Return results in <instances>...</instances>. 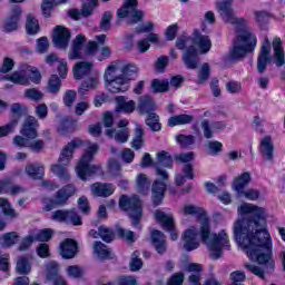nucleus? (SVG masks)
<instances>
[{
    "instance_id": "1",
    "label": "nucleus",
    "mask_w": 285,
    "mask_h": 285,
    "mask_svg": "<svg viewBox=\"0 0 285 285\" xmlns=\"http://www.w3.org/2000/svg\"><path fill=\"white\" fill-rule=\"evenodd\" d=\"M240 218L234 223V237L237 244L247 254L252 262L259 265L246 263L244 268L264 279L266 273L275 271L273 261V243L271 234L264 229L266 226V209L250 203H243L238 207Z\"/></svg>"
},
{
    "instance_id": "2",
    "label": "nucleus",
    "mask_w": 285,
    "mask_h": 285,
    "mask_svg": "<svg viewBox=\"0 0 285 285\" xmlns=\"http://www.w3.org/2000/svg\"><path fill=\"white\" fill-rule=\"evenodd\" d=\"M179 213L185 216L197 215V220L200 224V230H197L196 227L191 226L181 235L185 250L190 252L199 248V237L203 244L207 246L212 259H219L224 250H230L228 234H226L225 230H222L218 234H212L210 219L203 208L195 205H186L184 208L179 209Z\"/></svg>"
},
{
    "instance_id": "3",
    "label": "nucleus",
    "mask_w": 285,
    "mask_h": 285,
    "mask_svg": "<svg viewBox=\"0 0 285 285\" xmlns=\"http://www.w3.org/2000/svg\"><path fill=\"white\" fill-rule=\"evenodd\" d=\"M85 146V153L82 154L78 165L76 166V173L82 181L92 177V175H97V173H101L100 165H90L92 159L97 153H99V145L95 142H90L89 140H81L80 138H73L70 142H68L61 150L60 156L58 158V164H53L50 167V170L53 175L67 184L70 181V174L68 173V166H70V161H72V157L75 155V150L77 148H81Z\"/></svg>"
},
{
    "instance_id": "4",
    "label": "nucleus",
    "mask_w": 285,
    "mask_h": 285,
    "mask_svg": "<svg viewBox=\"0 0 285 285\" xmlns=\"http://www.w3.org/2000/svg\"><path fill=\"white\" fill-rule=\"evenodd\" d=\"M216 8L225 23L235 26L236 38L233 40V48L229 51L230 61H242L248 53L253 52L257 46V37L248 26V20L238 18L233 10V0H218Z\"/></svg>"
},
{
    "instance_id": "5",
    "label": "nucleus",
    "mask_w": 285,
    "mask_h": 285,
    "mask_svg": "<svg viewBox=\"0 0 285 285\" xmlns=\"http://www.w3.org/2000/svg\"><path fill=\"white\" fill-rule=\"evenodd\" d=\"M119 207L121 210L128 213L132 226L141 228L139 226V222H141V200H139V196L135 195L130 198L122 195L119 199Z\"/></svg>"
},
{
    "instance_id": "6",
    "label": "nucleus",
    "mask_w": 285,
    "mask_h": 285,
    "mask_svg": "<svg viewBox=\"0 0 285 285\" xmlns=\"http://www.w3.org/2000/svg\"><path fill=\"white\" fill-rule=\"evenodd\" d=\"M186 46H198L200 52L206 55V52L210 51L213 43L210 42V38H208V36H204L199 33V31H195L193 38L183 36L177 39L176 48H178V50H184Z\"/></svg>"
},
{
    "instance_id": "7",
    "label": "nucleus",
    "mask_w": 285,
    "mask_h": 285,
    "mask_svg": "<svg viewBox=\"0 0 285 285\" xmlns=\"http://www.w3.org/2000/svg\"><path fill=\"white\" fill-rule=\"evenodd\" d=\"M77 193V188L75 185L69 184L63 187H61L52 199H50V204H48V199H43V203L46 206L43 207V210L49 213V210H52L55 206H66L68 204V199L72 197Z\"/></svg>"
},
{
    "instance_id": "8",
    "label": "nucleus",
    "mask_w": 285,
    "mask_h": 285,
    "mask_svg": "<svg viewBox=\"0 0 285 285\" xmlns=\"http://www.w3.org/2000/svg\"><path fill=\"white\" fill-rule=\"evenodd\" d=\"M119 19H129L128 23H139L144 19V11L137 9V0H126L122 8L118 9Z\"/></svg>"
},
{
    "instance_id": "9",
    "label": "nucleus",
    "mask_w": 285,
    "mask_h": 285,
    "mask_svg": "<svg viewBox=\"0 0 285 285\" xmlns=\"http://www.w3.org/2000/svg\"><path fill=\"white\" fill-rule=\"evenodd\" d=\"M155 217L161 224L163 228H166L170 233V239L177 242L179 239V233L175 229V217L173 214H166L161 210L155 212Z\"/></svg>"
},
{
    "instance_id": "10",
    "label": "nucleus",
    "mask_w": 285,
    "mask_h": 285,
    "mask_svg": "<svg viewBox=\"0 0 285 285\" xmlns=\"http://www.w3.org/2000/svg\"><path fill=\"white\" fill-rule=\"evenodd\" d=\"M163 168H173V157L168 151H160L157 154V163L155 164L156 175L161 177L164 181H168V171Z\"/></svg>"
},
{
    "instance_id": "11",
    "label": "nucleus",
    "mask_w": 285,
    "mask_h": 285,
    "mask_svg": "<svg viewBox=\"0 0 285 285\" xmlns=\"http://www.w3.org/2000/svg\"><path fill=\"white\" fill-rule=\"evenodd\" d=\"M70 29L63 26H57L53 29L52 43L56 48L66 50L68 48V43H70Z\"/></svg>"
},
{
    "instance_id": "12",
    "label": "nucleus",
    "mask_w": 285,
    "mask_h": 285,
    "mask_svg": "<svg viewBox=\"0 0 285 285\" xmlns=\"http://www.w3.org/2000/svg\"><path fill=\"white\" fill-rule=\"evenodd\" d=\"M22 12L21 7H14L11 9L9 17L2 24L3 32H14L19 29V21H21Z\"/></svg>"
},
{
    "instance_id": "13",
    "label": "nucleus",
    "mask_w": 285,
    "mask_h": 285,
    "mask_svg": "<svg viewBox=\"0 0 285 285\" xmlns=\"http://www.w3.org/2000/svg\"><path fill=\"white\" fill-rule=\"evenodd\" d=\"M37 128H39V120H37L35 116H28L22 124L20 134L28 139H37V137H39Z\"/></svg>"
},
{
    "instance_id": "14",
    "label": "nucleus",
    "mask_w": 285,
    "mask_h": 285,
    "mask_svg": "<svg viewBox=\"0 0 285 285\" xmlns=\"http://www.w3.org/2000/svg\"><path fill=\"white\" fill-rule=\"evenodd\" d=\"M268 63H271V40L268 37H265L257 59V70L261 75L266 70V66H268Z\"/></svg>"
},
{
    "instance_id": "15",
    "label": "nucleus",
    "mask_w": 285,
    "mask_h": 285,
    "mask_svg": "<svg viewBox=\"0 0 285 285\" xmlns=\"http://www.w3.org/2000/svg\"><path fill=\"white\" fill-rule=\"evenodd\" d=\"M259 153L266 161H275V145L271 136H265L261 139Z\"/></svg>"
},
{
    "instance_id": "16",
    "label": "nucleus",
    "mask_w": 285,
    "mask_h": 285,
    "mask_svg": "<svg viewBox=\"0 0 285 285\" xmlns=\"http://www.w3.org/2000/svg\"><path fill=\"white\" fill-rule=\"evenodd\" d=\"M199 50L195 46L190 45L183 53V61L189 70H196L199 66Z\"/></svg>"
},
{
    "instance_id": "17",
    "label": "nucleus",
    "mask_w": 285,
    "mask_h": 285,
    "mask_svg": "<svg viewBox=\"0 0 285 285\" xmlns=\"http://www.w3.org/2000/svg\"><path fill=\"white\" fill-rule=\"evenodd\" d=\"M60 255L63 259H72L78 253L77 242L66 238L59 246Z\"/></svg>"
},
{
    "instance_id": "18",
    "label": "nucleus",
    "mask_w": 285,
    "mask_h": 285,
    "mask_svg": "<svg viewBox=\"0 0 285 285\" xmlns=\"http://www.w3.org/2000/svg\"><path fill=\"white\" fill-rule=\"evenodd\" d=\"M4 79L18 86H30V71H27V69L24 68V69L14 71L11 75H7Z\"/></svg>"
},
{
    "instance_id": "19",
    "label": "nucleus",
    "mask_w": 285,
    "mask_h": 285,
    "mask_svg": "<svg viewBox=\"0 0 285 285\" xmlns=\"http://www.w3.org/2000/svg\"><path fill=\"white\" fill-rule=\"evenodd\" d=\"M47 279H52L53 285H68L66 279L59 276V263L55 261L47 264Z\"/></svg>"
},
{
    "instance_id": "20",
    "label": "nucleus",
    "mask_w": 285,
    "mask_h": 285,
    "mask_svg": "<svg viewBox=\"0 0 285 285\" xmlns=\"http://www.w3.org/2000/svg\"><path fill=\"white\" fill-rule=\"evenodd\" d=\"M83 43H86V36L78 35L73 40L71 48L69 49V59L75 61L76 59H81V50L83 49Z\"/></svg>"
},
{
    "instance_id": "21",
    "label": "nucleus",
    "mask_w": 285,
    "mask_h": 285,
    "mask_svg": "<svg viewBox=\"0 0 285 285\" xmlns=\"http://www.w3.org/2000/svg\"><path fill=\"white\" fill-rule=\"evenodd\" d=\"M272 46L274 50L275 63L277 68H282V66H285V52H284V45L282 42V38L279 37L274 38Z\"/></svg>"
},
{
    "instance_id": "22",
    "label": "nucleus",
    "mask_w": 285,
    "mask_h": 285,
    "mask_svg": "<svg viewBox=\"0 0 285 285\" xmlns=\"http://www.w3.org/2000/svg\"><path fill=\"white\" fill-rule=\"evenodd\" d=\"M151 244L159 255H164V253H166L167 245L164 233L157 229L151 230Z\"/></svg>"
},
{
    "instance_id": "23",
    "label": "nucleus",
    "mask_w": 285,
    "mask_h": 285,
    "mask_svg": "<svg viewBox=\"0 0 285 285\" xmlns=\"http://www.w3.org/2000/svg\"><path fill=\"white\" fill-rule=\"evenodd\" d=\"M91 193L96 197H110L115 193V185L108 183H95L91 185Z\"/></svg>"
},
{
    "instance_id": "24",
    "label": "nucleus",
    "mask_w": 285,
    "mask_h": 285,
    "mask_svg": "<svg viewBox=\"0 0 285 285\" xmlns=\"http://www.w3.org/2000/svg\"><path fill=\"white\" fill-rule=\"evenodd\" d=\"M45 166L41 163L28 164L24 167V173L31 179H41L45 175Z\"/></svg>"
},
{
    "instance_id": "25",
    "label": "nucleus",
    "mask_w": 285,
    "mask_h": 285,
    "mask_svg": "<svg viewBox=\"0 0 285 285\" xmlns=\"http://www.w3.org/2000/svg\"><path fill=\"white\" fill-rule=\"evenodd\" d=\"M92 71V62L90 61H80L73 66V77L75 79H83L87 75H90Z\"/></svg>"
},
{
    "instance_id": "26",
    "label": "nucleus",
    "mask_w": 285,
    "mask_h": 285,
    "mask_svg": "<svg viewBox=\"0 0 285 285\" xmlns=\"http://www.w3.org/2000/svg\"><path fill=\"white\" fill-rule=\"evenodd\" d=\"M186 271H188V273H194L188 277L190 285H202V274H199L202 273V265L197 263H190L186 266Z\"/></svg>"
},
{
    "instance_id": "27",
    "label": "nucleus",
    "mask_w": 285,
    "mask_h": 285,
    "mask_svg": "<svg viewBox=\"0 0 285 285\" xmlns=\"http://www.w3.org/2000/svg\"><path fill=\"white\" fill-rule=\"evenodd\" d=\"M153 193V202L156 206H159L161 204V200L164 199V193H166V183L155 180L151 188Z\"/></svg>"
},
{
    "instance_id": "28",
    "label": "nucleus",
    "mask_w": 285,
    "mask_h": 285,
    "mask_svg": "<svg viewBox=\"0 0 285 285\" xmlns=\"http://www.w3.org/2000/svg\"><path fill=\"white\" fill-rule=\"evenodd\" d=\"M252 179L253 178L250 177V173L248 171H245L238 177L234 178L233 188L237 193V195L242 193L246 188V186L250 184Z\"/></svg>"
},
{
    "instance_id": "29",
    "label": "nucleus",
    "mask_w": 285,
    "mask_h": 285,
    "mask_svg": "<svg viewBox=\"0 0 285 285\" xmlns=\"http://www.w3.org/2000/svg\"><path fill=\"white\" fill-rule=\"evenodd\" d=\"M195 121V116L193 115H187V114H180L173 116L168 119L167 125L170 128H174V126H186L188 124H193Z\"/></svg>"
},
{
    "instance_id": "30",
    "label": "nucleus",
    "mask_w": 285,
    "mask_h": 285,
    "mask_svg": "<svg viewBox=\"0 0 285 285\" xmlns=\"http://www.w3.org/2000/svg\"><path fill=\"white\" fill-rule=\"evenodd\" d=\"M107 89L109 92H126L128 91V82L126 81V78H116L115 80H109L107 82Z\"/></svg>"
},
{
    "instance_id": "31",
    "label": "nucleus",
    "mask_w": 285,
    "mask_h": 285,
    "mask_svg": "<svg viewBox=\"0 0 285 285\" xmlns=\"http://www.w3.org/2000/svg\"><path fill=\"white\" fill-rule=\"evenodd\" d=\"M120 72L122 79L128 82L131 81V79H137V75H139V68L132 63H120Z\"/></svg>"
},
{
    "instance_id": "32",
    "label": "nucleus",
    "mask_w": 285,
    "mask_h": 285,
    "mask_svg": "<svg viewBox=\"0 0 285 285\" xmlns=\"http://www.w3.org/2000/svg\"><path fill=\"white\" fill-rule=\"evenodd\" d=\"M104 78L107 82L121 79V62H114L107 67Z\"/></svg>"
},
{
    "instance_id": "33",
    "label": "nucleus",
    "mask_w": 285,
    "mask_h": 285,
    "mask_svg": "<svg viewBox=\"0 0 285 285\" xmlns=\"http://www.w3.org/2000/svg\"><path fill=\"white\" fill-rule=\"evenodd\" d=\"M94 253L99 257V259H112V252L101 242H95Z\"/></svg>"
},
{
    "instance_id": "34",
    "label": "nucleus",
    "mask_w": 285,
    "mask_h": 285,
    "mask_svg": "<svg viewBox=\"0 0 285 285\" xmlns=\"http://www.w3.org/2000/svg\"><path fill=\"white\" fill-rule=\"evenodd\" d=\"M138 110L141 115H148L155 110V101L149 96H142L139 100Z\"/></svg>"
},
{
    "instance_id": "35",
    "label": "nucleus",
    "mask_w": 285,
    "mask_h": 285,
    "mask_svg": "<svg viewBox=\"0 0 285 285\" xmlns=\"http://www.w3.org/2000/svg\"><path fill=\"white\" fill-rule=\"evenodd\" d=\"M116 101L118 104V110H122L127 114L135 112L136 104L134 100L128 101V98L124 96H118L116 98Z\"/></svg>"
},
{
    "instance_id": "36",
    "label": "nucleus",
    "mask_w": 285,
    "mask_h": 285,
    "mask_svg": "<svg viewBox=\"0 0 285 285\" xmlns=\"http://www.w3.org/2000/svg\"><path fill=\"white\" fill-rule=\"evenodd\" d=\"M131 148L135 150H141L144 148V128L140 125H136Z\"/></svg>"
},
{
    "instance_id": "37",
    "label": "nucleus",
    "mask_w": 285,
    "mask_h": 285,
    "mask_svg": "<svg viewBox=\"0 0 285 285\" xmlns=\"http://www.w3.org/2000/svg\"><path fill=\"white\" fill-rule=\"evenodd\" d=\"M17 242H19V234H17V232L7 233L0 238L2 248H10L11 246H14Z\"/></svg>"
},
{
    "instance_id": "38",
    "label": "nucleus",
    "mask_w": 285,
    "mask_h": 285,
    "mask_svg": "<svg viewBox=\"0 0 285 285\" xmlns=\"http://www.w3.org/2000/svg\"><path fill=\"white\" fill-rule=\"evenodd\" d=\"M99 86V79L97 77L85 80L78 89L79 95H87L89 90H95Z\"/></svg>"
},
{
    "instance_id": "39",
    "label": "nucleus",
    "mask_w": 285,
    "mask_h": 285,
    "mask_svg": "<svg viewBox=\"0 0 285 285\" xmlns=\"http://www.w3.org/2000/svg\"><path fill=\"white\" fill-rule=\"evenodd\" d=\"M47 90L51 95H58V92L61 90V79L57 75H52L47 85Z\"/></svg>"
},
{
    "instance_id": "40",
    "label": "nucleus",
    "mask_w": 285,
    "mask_h": 285,
    "mask_svg": "<svg viewBox=\"0 0 285 285\" xmlns=\"http://www.w3.org/2000/svg\"><path fill=\"white\" fill-rule=\"evenodd\" d=\"M26 29L28 35H37L39 32V20L30 13L27 16Z\"/></svg>"
},
{
    "instance_id": "41",
    "label": "nucleus",
    "mask_w": 285,
    "mask_h": 285,
    "mask_svg": "<svg viewBox=\"0 0 285 285\" xmlns=\"http://www.w3.org/2000/svg\"><path fill=\"white\" fill-rule=\"evenodd\" d=\"M151 88L154 92H168V88H170V81H168V79H154L151 81Z\"/></svg>"
},
{
    "instance_id": "42",
    "label": "nucleus",
    "mask_w": 285,
    "mask_h": 285,
    "mask_svg": "<svg viewBox=\"0 0 285 285\" xmlns=\"http://www.w3.org/2000/svg\"><path fill=\"white\" fill-rule=\"evenodd\" d=\"M136 186L139 193H142V195H145L146 190L150 188V180H148V177L145 174H139L136 178Z\"/></svg>"
},
{
    "instance_id": "43",
    "label": "nucleus",
    "mask_w": 285,
    "mask_h": 285,
    "mask_svg": "<svg viewBox=\"0 0 285 285\" xmlns=\"http://www.w3.org/2000/svg\"><path fill=\"white\" fill-rule=\"evenodd\" d=\"M16 271L19 275H28L31 271L30 262L23 256L19 257Z\"/></svg>"
},
{
    "instance_id": "44",
    "label": "nucleus",
    "mask_w": 285,
    "mask_h": 285,
    "mask_svg": "<svg viewBox=\"0 0 285 285\" xmlns=\"http://www.w3.org/2000/svg\"><path fill=\"white\" fill-rule=\"evenodd\" d=\"M1 212L4 215H7V217H12V218L18 217L17 212L12 209V205H10V203L6 198H0V213Z\"/></svg>"
},
{
    "instance_id": "45",
    "label": "nucleus",
    "mask_w": 285,
    "mask_h": 285,
    "mask_svg": "<svg viewBox=\"0 0 285 285\" xmlns=\"http://www.w3.org/2000/svg\"><path fill=\"white\" fill-rule=\"evenodd\" d=\"M19 125L18 119H11L7 125L0 127V138L8 137V135L14 132V129Z\"/></svg>"
},
{
    "instance_id": "46",
    "label": "nucleus",
    "mask_w": 285,
    "mask_h": 285,
    "mask_svg": "<svg viewBox=\"0 0 285 285\" xmlns=\"http://www.w3.org/2000/svg\"><path fill=\"white\" fill-rule=\"evenodd\" d=\"M146 125L155 132L161 130V124H159V116L155 112H150L146 119Z\"/></svg>"
},
{
    "instance_id": "47",
    "label": "nucleus",
    "mask_w": 285,
    "mask_h": 285,
    "mask_svg": "<svg viewBox=\"0 0 285 285\" xmlns=\"http://www.w3.org/2000/svg\"><path fill=\"white\" fill-rule=\"evenodd\" d=\"M210 79V65L205 62L198 71L197 83H206Z\"/></svg>"
},
{
    "instance_id": "48",
    "label": "nucleus",
    "mask_w": 285,
    "mask_h": 285,
    "mask_svg": "<svg viewBox=\"0 0 285 285\" xmlns=\"http://www.w3.org/2000/svg\"><path fill=\"white\" fill-rule=\"evenodd\" d=\"M24 97L26 99H30L31 101L39 102L43 99V94L37 88H31L24 91Z\"/></svg>"
},
{
    "instance_id": "49",
    "label": "nucleus",
    "mask_w": 285,
    "mask_h": 285,
    "mask_svg": "<svg viewBox=\"0 0 285 285\" xmlns=\"http://www.w3.org/2000/svg\"><path fill=\"white\" fill-rule=\"evenodd\" d=\"M67 224H72V226H81L83 222H81V216L77 214V210L69 209L67 210Z\"/></svg>"
},
{
    "instance_id": "50",
    "label": "nucleus",
    "mask_w": 285,
    "mask_h": 285,
    "mask_svg": "<svg viewBox=\"0 0 285 285\" xmlns=\"http://www.w3.org/2000/svg\"><path fill=\"white\" fill-rule=\"evenodd\" d=\"M75 121L65 119L60 122L58 130L60 135H67V132H75Z\"/></svg>"
},
{
    "instance_id": "51",
    "label": "nucleus",
    "mask_w": 285,
    "mask_h": 285,
    "mask_svg": "<svg viewBox=\"0 0 285 285\" xmlns=\"http://www.w3.org/2000/svg\"><path fill=\"white\" fill-rule=\"evenodd\" d=\"M99 237H101L102 242H107V244H110L112 239H115V233L112 229L106 227V226H100L99 227Z\"/></svg>"
},
{
    "instance_id": "52",
    "label": "nucleus",
    "mask_w": 285,
    "mask_h": 285,
    "mask_svg": "<svg viewBox=\"0 0 285 285\" xmlns=\"http://www.w3.org/2000/svg\"><path fill=\"white\" fill-rule=\"evenodd\" d=\"M66 271L68 277H72L73 279L83 277V268H81L79 265L68 266Z\"/></svg>"
},
{
    "instance_id": "53",
    "label": "nucleus",
    "mask_w": 285,
    "mask_h": 285,
    "mask_svg": "<svg viewBox=\"0 0 285 285\" xmlns=\"http://www.w3.org/2000/svg\"><path fill=\"white\" fill-rule=\"evenodd\" d=\"M237 195L238 197L249 199V202H257V199H259V190L257 189H243L242 193H238Z\"/></svg>"
},
{
    "instance_id": "54",
    "label": "nucleus",
    "mask_w": 285,
    "mask_h": 285,
    "mask_svg": "<svg viewBox=\"0 0 285 285\" xmlns=\"http://www.w3.org/2000/svg\"><path fill=\"white\" fill-rule=\"evenodd\" d=\"M200 127L203 129V135L205 139H213L214 132H213V125H210V120L203 119L200 121Z\"/></svg>"
},
{
    "instance_id": "55",
    "label": "nucleus",
    "mask_w": 285,
    "mask_h": 285,
    "mask_svg": "<svg viewBox=\"0 0 285 285\" xmlns=\"http://www.w3.org/2000/svg\"><path fill=\"white\" fill-rule=\"evenodd\" d=\"M85 4L82 6V17H90L92 10L97 7V0H81Z\"/></svg>"
},
{
    "instance_id": "56",
    "label": "nucleus",
    "mask_w": 285,
    "mask_h": 285,
    "mask_svg": "<svg viewBox=\"0 0 285 285\" xmlns=\"http://www.w3.org/2000/svg\"><path fill=\"white\" fill-rule=\"evenodd\" d=\"M51 219H53V222H59L60 224H67L68 210L58 209L52 212Z\"/></svg>"
},
{
    "instance_id": "57",
    "label": "nucleus",
    "mask_w": 285,
    "mask_h": 285,
    "mask_svg": "<svg viewBox=\"0 0 285 285\" xmlns=\"http://www.w3.org/2000/svg\"><path fill=\"white\" fill-rule=\"evenodd\" d=\"M63 104L67 108H72L75 101H77V91L67 90L63 96Z\"/></svg>"
},
{
    "instance_id": "58",
    "label": "nucleus",
    "mask_w": 285,
    "mask_h": 285,
    "mask_svg": "<svg viewBox=\"0 0 285 285\" xmlns=\"http://www.w3.org/2000/svg\"><path fill=\"white\" fill-rule=\"evenodd\" d=\"M141 266H144V263L141 262V258H139V252H134L130 261V269L137 272Z\"/></svg>"
},
{
    "instance_id": "59",
    "label": "nucleus",
    "mask_w": 285,
    "mask_h": 285,
    "mask_svg": "<svg viewBox=\"0 0 285 285\" xmlns=\"http://www.w3.org/2000/svg\"><path fill=\"white\" fill-rule=\"evenodd\" d=\"M176 141H178L184 148H186V146H193V144H195V136H193V135H178L176 137Z\"/></svg>"
},
{
    "instance_id": "60",
    "label": "nucleus",
    "mask_w": 285,
    "mask_h": 285,
    "mask_svg": "<svg viewBox=\"0 0 285 285\" xmlns=\"http://www.w3.org/2000/svg\"><path fill=\"white\" fill-rule=\"evenodd\" d=\"M207 148L210 153V155H219L222 153L224 145H222L220 141L217 140H210L207 142Z\"/></svg>"
},
{
    "instance_id": "61",
    "label": "nucleus",
    "mask_w": 285,
    "mask_h": 285,
    "mask_svg": "<svg viewBox=\"0 0 285 285\" xmlns=\"http://www.w3.org/2000/svg\"><path fill=\"white\" fill-rule=\"evenodd\" d=\"M114 138L119 142V144H126V141H128V139H130V131L128 130V128L125 129H120L118 130Z\"/></svg>"
},
{
    "instance_id": "62",
    "label": "nucleus",
    "mask_w": 285,
    "mask_h": 285,
    "mask_svg": "<svg viewBox=\"0 0 285 285\" xmlns=\"http://www.w3.org/2000/svg\"><path fill=\"white\" fill-rule=\"evenodd\" d=\"M27 72H29V81L32 83H39L41 81V73L35 67H26Z\"/></svg>"
},
{
    "instance_id": "63",
    "label": "nucleus",
    "mask_w": 285,
    "mask_h": 285,
    "mask_svg": "<svg viewBox=\"0 0 285 285\" xmlns=\"http://www.w3.org/2000/svg\"><path fill=\"white\" fill-rule=\"evenodd\" d=\"M111 21H112V13L110 11L105 12L100 21V29L105 31L108 30L110 28Z\"/></svg>"
},
{
    "instance_id": "64",
    "label": "nucleus",
    "mask_w": 285,
    "mask_h": 285,
    "mask_svg": "<svg viewBox=\"0 0 285 285\" xmlns=\"http://www.w3.org/2000/svg\"><path fill=\"white\" fill-rule=\"evenodd\" d=\"M167 285H184V273L174 274Z\"/></svg>"
}]
</instances>
